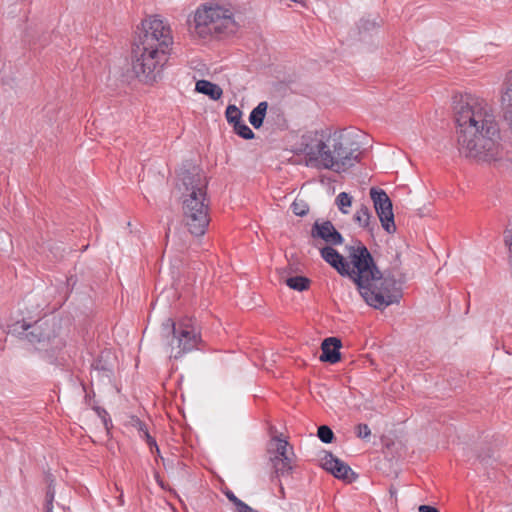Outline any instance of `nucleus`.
Instances as JSON below:
<instances>
[{"label":"nucleus","instance_id":"obj_18","mask_svg":"<svg viewBox=\"0 0 512 512\" xmlns=\"http://www.w3.org/2000/svg\"><path fill=\"white\" fill-rule=\"evenodd\" d=\"M371 217L372 215L369 208L366 205H361L354 214V221L360 227L372 230V228L369 227Z\"/></svg>","mask_w":512,"mask_h":512},{"label":"nucleus","instance_id":"obj_12","mask_svg":"<svg viewBox=\"0 0 512 512\" xmlns=\"http://www.w3.org/2000/svg\"><path fill=\"white\" fill-rule=\"evenodd\" d=\"M13 331L28 340L31 344L42 343L48 341L50 338L43 328V323L36 321L33 324L27 323L24 320L16 322L13 326Z\"/></svg>","mask_w":512,"mask_h":512},{"label":"nucleus","instance_id":"obj_19","mask_svg":"<svg viewBox=\"0 0 512 512\" xmlns=\"http://www.w3.org/2000/svg\"><path fill=\"white\" fill-rule=\"evenodd\" d=\"M286 285L297 291H304L309 288L310 280L304 276H294L286 279Z\"/></svg>","mask_w":512,"mask_h":512},{"label":"nucleus","instance_id":"obj_22","mask_svg":"<svg viewBox=\"0 0 512 512\" xmlns=\"http://www.w3.org/2000/svg\"><path fill=\"white\" fill-rule=\"evenodd\" d=\"M234 131L237 135L242 137L246 140H251L255 137L254 132L251 130V128L244 123L243 121L239 122L238 124L233 126Z\"/></svg>","mask_w":512,"mask_h":512},{"label":"nucleus","instance_id":"obj_9","mask_svg":"<svg viewBox=\"0 0 512 512\" xmlns=\"http://www.w3.org/2000/svg\"><path fill=\"white\" fill-rule=\"evenodd\" d=\"M142 29L134 40L154 47L172 50L173 36L170 25L159 16H151L142 22Z\"/></svg>","mask_w":512,"mask_h":512},{"label":"nucleus","instance_id":"obj_33","mask_svg":"<svg viewBox=\"0 0 512 512\" xmlns=\"http://www.w3.org/2000/svg\"><path fill=\"white\" fill-rule=\"evenodd\" d=\"M419 512H439V510L433 506L420 505L418 508Z\"/></svg>","mask_w":512,"mask_h":512},{"label":"nucleus","instance_id":"obj_2","mask_svg":"<svg viewBox=\"0 0 512 512\" xmlns=\"http://www.w3.org/2000/svg\"><path fill=\"white\" fill-rule=\"evenodd\" d=\"M457 141L461 154L481 160L496 159L500 148V131L491 106L472 94L454 102Z\"/></svg>","mask_w":512,"mask_h":512},{"label":"nucleus","instance_id":"obj_36","mask_svg":"<svg viewBox=\"0 0 512 512\" xmlns=\"http://www.w3.org/2000/svg\"><path fill=\"white\" fill-rule=\"evenodd\" d=\"M154 453H156V455H157V456H159V457L162 459V461H164V458L160 455V451H159V452H156V451L154 450ZM163 464L165 465V462H163Z\"/></svg>","mask_w":512,"mask_h":512},{"label":"nucleus","instance_id":"obj_26","mask_svg":"<svg viewBox=\"0 0 512 512\" xmlns=\"http://www.w3.org/2000/svg\"><path fill=\"white\" fill-rule=\"evenodd\" d=\"M130 425L135 428L139 432V436L142 437L145 434V431H148L146 423L140 420L136 416H132L130 418Z\"/></svg>","mask_w":512,"mask_h":512},{"label":"nucleus","instance_id":"obj_31","mask_svg":"<svg viewBox=\"0 0 512 512\" xmlns=\"http://www.w3.org/2000/svg\"><path fill=\"white\" fill-rule=\"evenodd\" d=\"M141 438L146 440L152 453H154V450L159 452V447L156 443V440L149 434V431H145V434Z\"/></svg>","mask_w":512,"mask_h":512},{"label":"nucleus","instance_id":"obj_7","mask_svg":"<svg viewBox=\"0 0 512 512\" xmlns=\"http://www.w3.org/2000/svg\"><path fill=\"white\" fill-rule=\"evenodd\" d=\"M161 334L167 338L170 358L179 359L186 353L198 349L201 342L200 330L196 322L189 317L178 321L166 319L161 326Z\"/></svg>","mask_w":512,"mask_h":512},{"label":"nucleus","instance_id":"obj_13","mask_svg":"<svg viewBox=\"0 0 512 512\" xmlns=\"http://www.w3.org/2000/svg\"><path fill=\"white\" fill-rule=\"evenodd\" d=\"M311 236L313 238H320L329 245H341L344 241L341 233L328 220L322 223L316 221L312 226Z\"/></svg>","mask_w":512,"mask_h":512},{"label":"nucleus","instance_id":"obj_6","mask_svg":"<svg viewBox=\"0 0 512 512\" xmlns=\"http://www.w3.org/2000/svg\"><path fill=\"white\" fill-rule=\"evenodd\" d=\"M170 50L154 47L134 40L131 52L132 71L142 82L152 84L162 75Z\"/></svg>","mask_w":512,"mask_h":512},{"label":"nucleus","instance_id":"obj_32","mask_svg":"<svg viewBox=\"0 0 512 512\" xmlns=\"http://www.w3.org/2000/svg\"><path fill=\"white\" fill-rule=\"evenodd\" d=\"M271 482L275 483L279 487V496L278 497L281 499H285L286 495H285L284 486L281 481V477L275 478L274 481H271Z\"/></svg>","mask_w":512,"mask_h":512},{"label":"nucleus","instance_id":"obj_15","mask_svg":"<svg viewBox=\"0 0 512 512\" xmlns=\"http://www.w3.org/2000/svg\"><path fill=\"white\" fill-rule=\"evenodd\" d=\"M504 118L512 129V71L507 75L505 90L502 95Z\"/></svg>","mask_w":512,"mask_h":512},{"label":"nucleus","instance_id":"obj_4","mask_svg":"<svg viewBox=\"0 0 512 512\" xmlns=\"http://www.w3.org/2000/svg\"><path fill=\"white\" fill-rule=\"evenodd\" d=\"M178 177L179 188L183 189V222L193 236H203L210 223L208 181L201 169L191 163L183 165Z\"/></svg>","mask_w":512,"mask_h":512},{"label":"nucleus","instance_id":"obj_11","mask_svg":"<svg viewBox=\"0 0 512 512\" xmlns=\"http://www.w3.org/2000/svg\"><path fill=\"white\" fill-rule=\"evenodd\" d=\"M322 467L333 474L334 477L344 480L348 483L353 482L357 478V474L351 467L335 457L332 453H326L322 459Z\"/></svg>","mask_w":512,"mask_h":512},{"label":"nucleus","instance_id":"obj_27","mask_svg":"<svg viewBox=\"0 0 512 512\" xmlns=\"http://www.w3.org/2000/svg\"><path fill=\"white\" fill-rule=\"evenodd\" d=\"M356 435L361 439H367L371 435V430L367 424L360 423L356 427Z\"/></svg>","mask_w":512,"mask_h":512},{"label":"nucleus","instance_id":"obj_23","mask_svg":"<svg viewBox=\"0 0 512 512\" xmlns=\"http://www.w3.org/2000/svg\"><path fill=\"white\" fill-rule=\"evenodd\" d=\"M318 438L326 444H329L334 439V433L332 429L327 425H321L317 431Z\"/></svg>","mask_w":512,"mask_h":512},{"label":"nucleus","instance_id":"obj_30","mask_svg":"<svg viewBox=\"0 0 512 512\" xmlns=\"http://www.w3.org/2000/svg\"><path fill=\"white\" fill-rule=\"evenodd\" d=\"M92 367L97 371H102L106 373V376H109V374L111 373V368L108 367L105 363H103L101 358L94 361Z\"/></svg>","mask_w":512,"mask_h":512},{"label":"nucleus","instance_id":"obj_37","mask_svg":"<svg viewBox=\"0 0 512 512\" xmlns=\"http://www.w3.org/2000/svg\"><path fill=\"white\" fill-rule=\"evenodd\" d=\"M103 422H104L105 427L108 428V421H107V419L104 418Z\"/></svg>","mask_w":512,"mask_h":512},{"label":"nucleus","instance_id":"obj_3","mask_svg":"<svg viewBox=\"0 0 512 512\" xmlns=\"http://www.w3.org/2000/svg\"><path fill=\"white\" fill-rule=\"evenodd\" d=\"M301 145L307 164L338 173L360 163L363 154L360 143L340 131L308 132L302 136Z\"/></svg>","mask_w":512,"mask_h":512},{"label":"nucleus","instance_id":"obj_17","mask_svg":"<svg viewBox=\"0 0 512 512\" xmlns=\"http://www.w3.org/2000/svg\"><path fill=\"white\" fill-rule=\"evenodd\" d=\"M267 109L268 103L262 101L251 111L249 122L255 129H259L263 125Z\"/></svg>","mask_w":512,"mask_h":512},{"label":"nucleus","instance_id":"obj_1","mask_svg":"<svg viewBox=\"0 0 512 512\" xmlns=\"http://www.w3.org/2000/svg\"><path fill=\"white\" fill-rule=\"evenodd\" d=\"M348 250L352 268L331 246L323 247L320 254L341 276L349 277L356 284L361 297L369 306L382 310L399 303L402 298L401 284L390 274L378 269L367 247L358 242Z\"/></svg>","mask_w":512,"mask_h":512},{"label":"nucleus","instance_id":"obj_29","mask_svg":"<svg viewBox=\"0 0 512 512\" xmlns=\"http://www.w3.org/2000/svg\"><path fill=\"white\" fill-rule=\"evenodd\" d=\"M225 495L228 498V500L236 506L237 511H239L244 505H246V503L240 500L231 490H227L225 492Z\"/></svg>","mask_w":512,"mask_h":512},{"label":"nucleus","instance_id":"obj_28","mask_svg":"<svg viewBox=\"0 0 512 512\" xmlns=\"http://www.w3.org/2000/svg\"><path fill=\"white\" fill-rule=\"evenodd\" d=\"M53 482H54L53 480H50V482L48 484L46 496H45V505H53V502L55 499V487H54Z\"/></svg>","mask_w":512,"mask_h":512},{"label":"nucleus","instance_id":"obj_5","mask_svg":"<svg viewBox=\"0 0 512 512\" xmlns=\"http://www.w3.org/2000/svg\"><path fill=\"white\" fill-rule=\"evenodd\" d=\"M194 29L201 37L227 36L238 29L234 12L231 7L222 5H202L194 14Z\"/></svg>","mask_w":512,"mask_h":512},{"label":"nucleus","instance_id":"obj_25","mask_svg":"<svg viewBox=\"0 0 512 512\" xmlns=\"http://www.w3.org/2000/svg\"><path fill=\"white\" fill-rule=\"evenodd\" d=\"M379 22L376 21V18H373V19H370V17L368 18H362L360 21H359V30H364V31H370V30H373L375 29L376 27H379Z\"/></svg>","mask_w":512,"mask_h":512},{"label":"nucleus","instance_id":"obj_10","mask_svg":"<svg viewBox=\"0 0 512 512\" xmlns=\"http://www.w3.org/2000/svg\"><path fill=\"white\" fill-rule=\"evenodd\" d=\"M370 197L383 229L391 234L396 231L394 222L393 205L387 193L378 188L370 189Z\"/></svg>","mask_w":512,"mask_h":512},{"label":"nucleus","instance_id":"obj_34","mask_svg":"<svg viewBox=\"0 0 512 512\" xmlns=\"http://www.w3.org/2000/svg\"><path fill=\"white\" fill-rule=\"evenodd\" d=\"M237 512H256V511L252 507H250L248 504H246Z\"/></svg>","mask_w":512,"mask_h":512},{"label":"nucleus","instance_id":"obj_16","mask_svg":"<svg viewBox=\"0 0 512 512\" xmlns=\"http://www.w3.org/2000/svg\"><path fill=\"white\" fill-rule=\"evenodd\" d=\"M195 90L209 96L212 100L220 99L223 94V90L219 85L203 79L196 82Z\"/></svg>","mask_w":512,"mask_h":512},{"label":"nucleus","instance_id":"obj_20","mask_svg":"<svg viewBox=\"0 0 512 512\" xmlns=\"http://www.w3.org/2000/svg\"><path fill=\"white\" fill-rule=\"evenodd\" d=\"M226 120L229 124L233 126L241 122L242 112L241 110L233 104L227 106L225 111Z\"/></svg>","mask_w":512,"mask_h":512},{"label":"nucleus","instance_id":"obj_8","mask_svg":"<svg viewBox=\"0 0 512 512\" xmlns=\"http://www.w3.org/2000/svg\"><path fill=\"white\" fill-rule=\"evenodd\" d=\"M269 462L272 465L271 481L275 478L285 477L292 474L294 469V452L289 442L276 435L271 438L267 446Z\"/></svg>","mask_w":512,"mask_h":512},{"label":"nucleus","instance_id":"obj_21","mask_svg":"<svg viewBox=\"0 0 512 512\" xmlns=\"http://www.w3.org/2000/svg\"><path fill=\"white\" fill-rule=\"evenodd\" d=\"M336 204L343 214H347L349 212L348 208L352 204V196L346 192H341L336 197Z\"/></svg>","mask_w":512,"mask_h":512},{"label":"nucleus","instance_id":"obj_24","mask_svg":"<svg viewBox=\"0 0 512 512\" xmlns=\"http://www.w3.org/2000/svg\"><path fill=\"white\" fill-rule=\"evenodd\" d=\"M291 209L293 213L297 216H305L309 212V206L304 200L296 199L292 205Z\"/></svg>","mask_w":512,"mask_h":512},{"label":"nucleus","instance_id":"obj_14","mask_svg":"<svg viewBox=\"0 0 512 512\" xmlns=\"http://www.w3.org/2000/svg\"><path fill=\"white\" fill-rule=\"evenodd\" d=\"M342 342L337 337L325 338L321 344L322 354L319 357L320 361L335 364L341 359L340 348Z\"/></svg>","mask_w":512,"mask_h":512},{"label":"nucleus","instance_id":"obj_35","mask_svg":"<svg viewBox=\"0 0 512 512\" xmlns=\"http://www.w3.org/2000/svg\"><path fill=\"white\" fill-rule=\"evenodd\" d=\"M44 512H53V505H45Z\"/></svg>","mask_w":512,"mask_h":512}]
</instances>
